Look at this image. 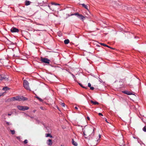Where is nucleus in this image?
Masks as SVG:
<instances>
[{
    "label": "nucleus",
    "mask_w": 146,
    "mask_h": 146,
    "mask_svg": "<svg viewBox=\"0 0 146 146\" xmlns=\"http://www.w3.org/2000/svg\"><path fill=\"white\" fill-rule=\"evenodd\" d=\"M36 98L38 99L40 102H42V100L38 96H36Z\"/></svg>",
    "instance_id": "nucleus-22"
},
{
    "label": "nucleus",
    "mask_w": 146,
    "mask_h": 146,
    "mask_svg": "<svg viewBox=\"0 0 146 146\" xmlns=\"http://www.w3.org/2000/svg\"><path fill=\"white\" fill-rule=\"evenodd\" d=\"M24 143L25 144H27L28 143V141L27 139H25L24 141Z\"/></svg>",
    "instance_id": "nucleus-26"
},
{
    "label": "nucleus",
    "mask_w": 146,
    "mask_h": 146,
    "mask_svg": "<svg viewBox=\"0 0 146 146\" xmlns=\"http://www.w3.org/2000/svg\"><path fill=\"white\" fill-rule=\"evenodd\" d=\"M31 2L28 1H26L25 2V4L26 5H30Z\"/></svg>",
    "instance_id": "nucleus-15"
},
{
    "label": "nucleus",
    "mask_w": 146,
    "mask_h": 146,
    "mask_svg": "<svg viewBox=\"0 0 146 146\" xmlns=\"http://www.w3.org/2000/svg\"><path fill=\"white\" fill-rule=\"evenodd\" d=\"M3 80L7 81L8 80V78L6 76L3 75H0V81Z\"/></svg>",
    "instance_id": "nucleus-5"
},
{
    "label": "nucleus",
    "mask_w": 146,
    "mask_h": 146,
    "mask_svg": "<svg viewBox=\"0 0 146 146\" xmlns=\"http://www.w3.org/2000/svg\"><path fill=\"white\" fill-rule=\"evenodd\" d=\"M7 115V114H3L2 115V117H5Z\"/></svg>",
    "instance_id": "nucleus-29"
},
{
    "label": "nucleus",
    "mask_w": 146,
    "mask_h": 146,
    "mask_svg": "<svg viewBox=\"0 0 146 146\" xmlns=\"http://www.w3.org/2000/svg\"><path fill=\"white\" fill-rule=\"evenodd\" d=\"M41 61L43 63H45L47 64H49L50 63V60L47 58L41 57Z\"/></svg>",
    "instance_id": "nucleus-4"
},
{
    "label": "nucleus",
    "mask_w": 146,
    "mask_h": 146,
    "mask_svg": "<svg viewBox=\"0 0 146 146\" xmlns=\"http://www.w3.org/2000/svg\"><path fill=\"white\" fill-rule=\"evenodd\" d=\"M69 16H70V15H68V17H66L65 18V19H67V18H68V17H69Z\"/></svg>",
    "instance_id": "nucleus-43"
},
{
    "label": "nucleus",
    "mask_w": 146,
    "mask_h": 146,
    "mask_svg": "<svg viewBox=\"0 0 146 146\" xmlns=\"http://www.w3.org/2000/svg\"><path fill=\"white\" fill-rule=\"evenodd\" d=\"M126 94L128 95H130L132 94L130 92H128L127 93H126Z\"/></svg>",
    "instance_id": "nucleus-28"
},
{
    "label": "nucleus",
    "mask_w": 146,
    "mask_h": 146,
    "mask_svg": "<svg viewBox=\"0 0 146 146\" xmlns=\"http://www.w3.org/2000/svg\"><path fill=\"white\" fill-rule=\"evenodd\" d=\"M90 89L91 90H93L94 89V88L93 87H91L90 88Z\"/></svg>",
    "instance_id": "nucleus-32"
},
{
    "label": "nucleus",
    "mask_w": 146,
    "mask_h": 146,
    "mask_svg": "<svg viewBox=\"0 0 146 146\" xmlns=\"http://www.w3.org/2000/svg\"><path fill=\"white\" fill-rule=\"evenodd\" d=\"M29 108L27 106H23V109L22 111H25L29 109Z\"/></svg>",
    "instance_id": "nucleus-11"
},
{
    "label": "nucleus",
    "mask_w": 146,
    "mask_h": 146,
    "mask_svg": "<svg viewBox=\"0 0 146 146\" xmlns=\"http://www.w3.org/2000/svg\"><path fill=\"white\" fill-rule=\"evenodd\" d=\"M35 111H36V110H33V112L35 113Z\"/></svg>",
    "instance_id": "nucleus-42"
},
{
    "label": "nucleus",
    "mask_w": 146,
    "mask_h": 146,
    "mask_svg": "<svg viewBox=\"0 0 146 146\" xmlns=\"http://www.w3.org/2000/svg\"><path fill=\"white\" fill-rule=\"evenodd\" d=\"M82 6L84 7L85 8L87 9L88 10V6L87 5H85L84 4H81Z\"/></svg>",
    "instance_id": "nucleus-12"
},
{
    "label": "nucleus",
    "mask_w": 146,
    "mask_h": 146,
    "mask_svg": "<svg viewBox=\"0 0 146 146\" xmlns=\"http://www.w3.org/2000/svg\"><path fill=\"white\" fill-rule=\"evenodd\" d=\"M98 115H102V116H103V115L102 114V113H98Z\"/></svg>",
    "instance_id": "nucleus-34"
},
{
    "label": "nucleus",
    "mask_w": 146,
    "mask_h": 146,
    "mask_svg": "<svg viewBox=\"0 0 146 146\" xmlns=\"http://www.w3.org/2000/svg\"><path fill=\"white\" fill-rule=\"evenodd\" d=\"M10 100L11 101H14L15 100L21 101L22 100L24 101L27 100V98L22 96H16L11 98Z\"/></svg>",
    "instance_id": "nucleus-1"
},
{
    "label": "nucleus",
    "mask_w": 146,
    "mask_h": 146,
    "mask_svg": "<svg viewBox=\"0 0 146 146\" xmlns=\"http://www.w3.org/2000/svg\"><path fill=\"white\" fill-rule=\"evenodd\" d=\"M10 89V88L7 87H5L3 88L2 90L4 91H7Z\"/></svg>",
    "instance_id": "nucleus-17"
},
{
    "label": "nucleus",
    "mask_w": 146,
    "mask_h": 146,
    "mask_svg": "<svg viewBox=\"0 0 146 146\" xmlns=\"http://www.w3.org/2000/svg\"><path fill=\"white\" fill-rule=\"evenodd\" d=\"M10 131L11 132L12 134H14L15 133V131L14 130H10Z\"/></svg>",
    "instance_id": "nucleus-23"
},
{
    "label": "nucleus",
    "mask_w": 146,
    "mask_h": 146,
    "mask_svg": "<svg viewBox=\"0 0 146 146\" xmlns=\"http://www.w3.org/2000/svg\"><path fill=\"white\" fill-rule=\"evenodd\" d=\"M23 86L24 88L27 90H30L28 82L26 80H25L23 82Z\"/></svg>",
    "instance_id": "nucleus-3"
},
{
    "label": "nucleus",
    "mask_w": 146,
    "mask_h": 146,
    "mask_svg": "<svg viewBox=\"0 0 146 146\" xmlns=\"http://www.w3.org/2000/svg\"><path fill=\"white\" fill-rule=\"evenodd\" d=\"M64 42L65 44H67L69 43V40L68 39H66L64 40Z\"/></svg>",
    "instance_id": "nucleus-16"
},
{
    "label": "nucleus",
    "mask_w": 146,
    "mask_h": 146,
    "mask_svg": "<svg viewBox=\"0 0 146 146\" xmlns=\"http://www.w3.org/2000/svg\"><path fill=\"white\" fill-rule=\"evenodd\" d=\"M46 143L47 145H50L52 144V141L51 139H49L47 140L46 142Z\"/></svg>",
    "instance_id": "nucleus-7"
},
{
    "label": "nucleus",
    "mask_w": 146,
    "mask_h": 146,
    "mask_svg": "<svg viewBox=\"0 0 146 146\" xmlns=\"http://www.w3.org/2000/svg\"><path fill=\"white\" fill-rule=\"evenodd\" d=\"M30 117L31 118H33V117H32V116H30Z\"/></svg>",
    "instance_id": "nucleus-44"
},
{
    "label": "nucleus",
    "mask_w": 146,
    "mask_h": 146,
    "mask_svg": "<svg viewBox=\"0 0 146 146\" xmlns=\"http://www.w3.org/2000/svg\"><path fill=\"white\" fill-rule=\"evenodd\" d=\"M8 115H11V113H8Z\"/></svg>",
    "instance_id": "nucleus-41"
},
{
    "label": "nucleus",
    "mask_w": 146,
    "mask_h": 146,
    "mask_svg": "<svg viewBox=\"0 0 146 146\" xmlns=\"http://www.w3.org/2000/svg\"><path fill=\"white\" fill-rule=\"evenodd\" d=\"M88 87H89L90 88L91 87V84L90 83H88Z\"/></svg>",
    "instance_id": "nucleus-30"
},
{
    "label": "nucleus",
    "mask_w": 146,
    "mask_h": 146,
    "mask_svg": "<svg viewBox=\"0 0 146 146\" xmlns=\"http://www.w3.org/2000/svg\"><path fill=\"white\" fill-rule=\"evenodd\" d=\"M91 102L94 104V105L98 104H99L97 102H94L92 100H91Z\"/></svg>",
    "instance_id": "nucleus-18"
},
{
    "label": "nucleus",
    "mask_w": 146,
    "mask_h": 146,
    "mask_svg": "<svg viewBox=\"0 0 146 146\" xmlns=\"http://www.w3.org/2000/svg\"><path fill=\"white\" fill-rule=\"evenodd\" d=\"M78 17L82 21L85 19V17L81 14H80Z\"/></svg>",
    "instance_id": "nucleus-8"
},
{
    "label": "nucleus",
    "mask_w": 146,
    "mask_h": 146,
    "mask_svg": "<svg viewBox=\"0 0 146 146\" xmlns=\"http://www.w3.org/2000/svg\"><path fill=\"white\" fill-rule=\"evenodd\" d=\"M143 130L145 132H146V127H144L143 128Z\"/></svg>",
    "instance_id": "nucleus-27"
},
{
    "label": "nucleus",
    "mask_w": 146,
    "mask_h": 146,
    "mask_svg": "<svg viewBox=\"0 0 146 146\" xmlns=\"http://www.w3.org/2000/svg\"><path fill=\"white\" fill-rule=\"evenodd\" d=\"M74 108L76 110L78 109V108L77 107H75Z\"/></svg>",
    "instance_id": "nucleus-40"
},
{
    "label": "nucleus",
    "mask_w": 146,
    "mask_h": 146,
    "mask_svg": "<svg viewBox=\"0 0 146 146\" xmlns=\"http://www.w3.org/2000/svg\"><path fill=\"white\" fill-rule=\"evenodd\" d=\"M47 1V0H38V2L39 4L41 6H47L48 5ZM48 6L50 9L53 11L54 10L53 9H52L50 8L49 5H48Z\"/></svg>",
    "instance_id": "nucleus-2"
},
{
    "label": "nucleus",
    "mask_w": 146,
    "mask_h": 146,
    "mask_svg": "<svg viewBox=\"0 0 146 146\" xmlns=\"http://www.w3.org/2000/svg\"><path fill=\"white\" fill-rule=\"evenodd\" d=\"M72 143L73 145L75 146H77L78 145L77 143L74 141L73 139H72Z\"/></svg>",
    "instance_id": "nucleus-10"
},
{
    "label": "nucleus",
    "mask_w": 146,
    "mask_h": 146,
    "mask_svg": "<svg viewBox=\"0 0 146 146\" xmlns=\"http://www.w3.org/2000/svg\"><path fill=\"white\" fill-rule=\"evenodd\" d=\"M16 138L19 140L20 139V137L19 136L17 137Z\"/></svg>",
    "instance_id": "nucleus-33"
},
{
    "label": "nucleus",
    "mask_w": 146,
    "mask_h": 146,
    "mask_svg": "<svg viewBox=\"0 0 146 146\" xmlns=\"http://www.w3.org/2000/svg\"><path fill=\"white\" fill-rule=\"evenodd\" d=\"M51 4L52 5H60V4H58V3H54V2H52L51 3Z\"/></svg>",
    "instance_id": "nucleus-21"
},
{
    "label": "nucleus",
    "mask_w": 146,
    "mask_h": 146,
    "mask_svg": "<svg viewBox=\"0 0 146 146\" xmlns=\"http://www.w3.org/2000/svg\"><path fill=\"white\" fill-rule=\"evenodd\" d=\"M10 31L12 33H18L19 31L18 29L15 27H12L10 29Z\"/></svg>",
    "instance_id": "nucleus-6"
},
{
    "label": "nucleus",
    "mask_w": 146,
    "mask_h": 146,
    "mask_svg": "<svg viewBox=\"0 0 146 146\" xmlns=\"http://www.w3.org/2000/svg\"><path fill=\"white\" fill-rule=\"evenodd\" d=\"M98 141H99V139H98L97 141H96V143H95V144L94 145H93L94 146H96L97 145V143L98 142Z\"/></svg>",
    "instance_id": "nucleus-24"
},
{
    "label": "nucleus",
    "mask_w": 146,
    "mask_h": 146,
    "mask_svg": "<svg viewBox=\"0 0 146 146\" xmlns=\"http://www.w3.org/2000/svg\"><path fill=\"white\" fill-rule=\"evenodd\" d=\"M80 14H79L78 13H75L74 14H71V15H75L77 16L78 17V16H79Z\"/></svg>",
    "instance_id": "nucleus-19"
},
{
    "label": "nucleus",
    "mask_w": 146,
    "mask_h": 146,
    "mask_svg": "<svg viewBox=\"0 0 146 146\" xmlns=\"http://www.w3.org/2000/svg\"><path fill=\"white\" fill-rule=\"evenodd\" d=\"M3 93H0V97L3 95Z\"/></svg>",
    "instance_id": "nucleus-35"
},
{
    "label": "nucleus",
    "mask_w": 146,
    "mask_h": 146,
    "mask_svg": "<svg viewBox=\"0 0 146 146\" xmlns=\"http://www.w3.org/2000/svg\"><path fill=\"white\" fill-rule=\"evenodd\" d=\"M45 136L46 137H49L51 138H52V136L50 133H46L45 134Z\"/></svg>",
    "instance_id": "nucleus-14"
},
{
    "label": "nucleus",
    "mask_w": 146,
    "mask_h": 146,
    "mask_svg": "<svg viewBox=\"0 0 146 146\" xmlns=\"http://www.w3.org/2000/svg\"><path fill=\"white\" fill-rule=\"evenodd\" d=\"M100 44L102 45H103L104 46H107V45L105 44H104V43H100Z\"/></svg>",
    "instance_id": "nucleus-25"
},
{
    "label": "nucleus",
    "mask_w": 146,
    "mask_h": 146,
    "mask_svg": "<svg viewBox=\"0 0 146 146\" xmlns=\"http://www.w3.org/2000/svg\"><path fill=\"white\" fill-rule=\"evenodd\" d=\"M106 122H108L107 121V120L106 119Z\"/></svg>",
    "instance_id": "nucleus-46"
},
{
    "label": "nucleus",
    "mask_w": 146,
    "mask_h": 146,
    "mask_svg": "<svg viewBox=\"0 0 146 146\" xmlns=\"http://www.w3.org/2000/svg\"><path fill=\"white\" fill-rule=\"evenodd\" d=\"M23 106H17V108L19 110H22Z\"/></svg>",
    "instance_id": "nucleus-13"
},
{
    "label": "nucleus",
    "mask_w": 146,
    "mask_h": 146,
    "mask_svg": "<svg viewBox=\"0 0 146 146\" xmlns=\"http://www.w3.org/2000/svg\"><path fill=\"white\" fill-rule=\"evenodd\" d=\"M106 46V47H108V48H110L112 49H114V48H111V47H110V46H109L107 45V46Z\"/></svg>",
    "instance_id": "nucleus-31"
},
{
    "label": "nucleus",
    "mask_w": 146,
    "mask_h": 146,
    "mask_svg": "<svg viewBox=\"0 0 146 146\" xmlns=\"http://www.w3.org/2000/svg\"><path fill=\"white\" fill-rule=\"evenodd\" d=\"M92 145H94L93 143H92Z\"/></svg>",
    "instance_id": "nucleus-47"
},
{
    "label": "nucleus",
    "mask_w": 146,
    "mask_h": 146,
    "mask_svg": "<svg viewBox=\"0 0 146 146\" xmlns=\"http://www.w3.org/2000/svg\"><path fill=\"white\" fill-rule=\"evenodd\" d=\"M99 139L101 137V136L100 134H99Z\"/></svg>",
    "instance_id": "nucleus-39"
},
{
    "label": "nucleus",
    "mask_w": 146,
    "mask_h": 146,
    "mask_svg": "<svg viewBox=\"0 0 146 146\" xmlns=\"http://www.w3.org/2000/svg\"><path fill=\"white\" fill-rule=\"evenodd\" d=\"M42 107H40V108L41 109H42Z\"/></svg>",
    "instance_id": "nucleus-45"
},
{
    "label": "nucleus",
    "mask_w": 146,
    "mask_h": 146,
    "mask_svg": "<svg viewBox=\"0 0 146 146\" xmlns=\"http://www.w3.org/2000/svg\"><path fill=\"white\" fill-rule=\"evenodd\" d=\"M62 106H63V107H64V106L65 104H64V103H62Z\"/></svg>",
    "instance_id": "nucleus-37"
},
{
    "label": "nucleus",
    "mask_w": 146,
    "mask_h": 146,
    "mask_svg": "<svg viewBox=\"0 0 146 146\" xmlns=\"http://www.w3.org/2000/svg\"><path fill=\"white\" fill-rule=\"evenodd\" d=\"M89 131H88V132H86V131H84L83 133L84 135V136H85V137L86 138H87V136L88 135H90V133H88Z\"/></svg>",
    "instance_id": "nucleus-9"
},
{
    "label": "nucleus",
    "mask_w": 146,
    "mask_h": 146,
    "mask_svg": "<svg viewBox=\"0 0 146 146\" xmlns=\"http://www.w3.org/2000/svg\"><path fill=\"white\" fill-rule=\"evenodd\" d=\"M78 83V84H79V85L81 86V87H82V88H85V89H87V87H85L84 86L82 85V84L80 83Z\"/></svg>",
    "instance_id": "nucleus-20"
},
{
    "label": "nucleus",
    "mask_w": 146,
    "mask_h": 146,
    "mask_svg": "<svg viewBox=\"0 0 146 146\" xmlns=\"http://www.w3.org/2000/svg\"><path fill=\"white\" fill-rule=\"evenodd\" d=\"M87 119L88 120H90V117L88 116L87 117Z\"/></svg>",
    "instance_id": "nucleus-36"
},
{
    "label": "nucleus",
    "mask_w": 146,
    "mask_h": 146,
    "mask_svg": "<svg viewBox=\"0 0 146 146\" xmlns=\"http://www.w3.org/2000/svg\"><path fill=\"white\" fill-rule=\"evenodd\" d=\"M6 124H7V125H9V123L8 122H7Z\"/></svg>",
    "instance_id": "nucleus-38"
}]
</instances>
